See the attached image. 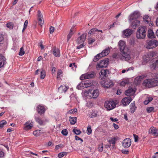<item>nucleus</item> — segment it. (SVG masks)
<instances>
[{
	"label": "nucleus",
	"mask_w": 158,
	"mask_h": 158,
	"mask_svg": "<svg viewBox=\"0 0 158 158\" xmlns=\"http://www.w3.org/2000/svg\"><path fill=\"white\" fill-rule=\"evenodd\" d=\"M147 28L146 27L141 26L139 27L136 33L137 38L140 39H144L146 35Z\"/></svg>",
	"instance_id": "f257e3e1"
},
{
	"label": "nucleus",
	"mask_w": 158,
	"mask_h": 158,
	"mask_svg": "<svg viewBox=\"0 0 158 158\" xmlns=\"http://www.w3.org/2000/svg\"><path fill=\"white\" fill-rule=\"evenodd\" d=\"M114 53L113 55L114 58L119 59L122 60H128L130 59V56L128 53Z\"/></svg>",
	"instance_id": "f03ea898"
},
{
	"label": "nucleus",
	"mask_w": 158,
	"mask_h": 158,
	"mask_svg": "<svg viewBox=\"0 0 158 158\" xmlns=\"http://www.w3.org/2000/svg\"><path fill=\"white\" fill-rule=\"evenodd\" d=\"M119 48L121 53H127L129 52V49L126 46L125 42L123 40H120L118 43Z\"/></svg>",
	"instance_id": "7ed1b4c3"
},
{
	"label": "nucleus",
	"mask_w": 158,
	"mask_h": 158,
	"mask_svg": "<svg viewBox=\"0 0 158 158\" xmlns=\"http://www.w3.org/2000/svg\"><path fill=\"white\" fill-rule=\"evenodd\" d=\"M158 45V41L156 40H152L148 41L147 43L146 48L148 49H152Z\"/></svg>",
	"instance_id": "20e7f679"
},
{
	"label": "nucleus",
	"mask_w": 158,
	"mask_h": 158,
	"mask_svg": "<svg viewBox=\"0 0 158 158\" xmlns=\"http://www.w3.org/2000/svg\"><path fill=\"white\" fill-rule=\"evenodd\" d=\"M104 106L108 110H110L116 106V104L113 101H106L104 103Z\"/></svg>",
	"instance_id": "39448f33"
},
{
	"label": "nucleus",
	"mask_w": 158,
	"mask_h": 158,
	"mask_svg": "<svg viewBox=\"0 0 158 158\" xmlns=\"http://www.w3.org/2000/svg\"><path fill=\"white\" fill-rule=\"evenodd\" d=\"M88 95L92 98H97L99 94V91L98 89H91L88 91Z\"/></svg>",
	"instance_id": "423d86ee"
},
{
	"label": "nucleus",
	"mask_w": 158,
	"mask_h": 158,
	"mask_svg": "<svg viewBox=\"0 0 158 158\" xmlns=\"http://www.w3.org/2000/svg\"><path fill=\"white\" fill-rule=\"evenodd\" d=\"M109 60L108 59L101 60L97 64V67L99 68H106L107 67Z\"/></svg>",
	"instance_id": "0eeeda50"
},
{
	"label": "nucleus",
	"mask_w": 158,
	"mask_h": 158,
	"mask_svg": "<svg viewBox=\"0 0 158 158\" xmlns=\"http://www.w3.org/2000/svg\"><path fill=\"white\" fill-rule=\"evenodd\" d=\"M154 53L153 52L148 53L143 56V60L144 61L147 62L154 57Z\"/></svg>",
	"instance_id": "6e6552de"
},
{
	"label": "nucleus",
	"mask_w": 158,
	"mask_h": 158,
	"mask_svg": "<svg viewBox=\"0 0 158 158\" xmlns=\"http://www.w3.org/2000/svg\"><path fill=\"white\" fill-rule=\"evenodd\" d=\"M87 34L84 33L79 37H78L76 40V42L77 44L83 43L86 40Z\"/></svg>",
	"instance_id": "1a4fd4ad"
},
{
	"label": "nucleus",
	"mask_w": 158,
	"mask_h": 158,
	"mask_svg": "<svg viewBox=\"0 0 158 158\" xmlns=\"http://www.w3.org/2000/svg\"><path fill=\"white\" fill-rule=\"evenodd\" d=\"M139 16V13L138 12L135 11L129 16V21H132L137 19Z\"/></svg>",
	"instance_id": "9d476101"
},
{
	"label": "nucleus",
	"mask_w": 158,
	"mask_h": 158,
	"mask_svg": "<svg viewBox=\"0 0 158 158\" xmlns=\"http://www.w3.org/2000/svg\"><path fill=\"white\" fill-rule=\"evenodd\" d=\"M131 143V140L130 138H126L123 142V146L125 148H127L130 146Z\"/></svg>",
	"instance_id": "9b49d317"
},
{
	"label": "nucleus",
	"mask_w": 158,
	"mask_h": 158,
	"mask_svg": "<svg viewBox=\"0 0 158 158\" xmlns=\"http://www.w3.org/2000/svg\"><path fill=\"white\" fill-rule=\"evenodd\" d=\"M101 84L103 86L106 88L112 87L113 85V82L110 80H106L104 82L102 81Z\"/></svg>",
	"instance_id": "f8f14e48"
},
{
	"label": "nucleus",
	"mask_w": 158,
	"mask_h": 158,
	"mask_svg": "<svg viewBox=\"0 0 158 158\" xmlns=\"http://www.w3.org/2000/svg\"><path fill=\"white\" fill-rule=\"evenodd\" d=\"M146 77V75H143L136 77L135 79L134 83L136 85H139Z\"/></svg>",
	"instance_id": "ddd939ff"
},
{
	"label": "nucleus",
	"mask_w": 158,
	"mask_h": 158,
	"mask_svg": "<svg viewBox=\"0 0 158 158\" xmlns=\"http://www.w3.org/2000/svg\"><path fill=\"white\" fill-rule=\"evenodd\" d=\"M94 73H86L85 74L82 75V76L80 78L81 80L85 79H87L94 77Z\"/></svg>",
	"instance_id": "4468645a"
},
{
	"label": "nucleus",
	"mask_w": 158,
	"mask_h": 158,
	"mask_svg": "<svg viewBox=\"0 0 158 158\" xmlns=\"http://www.w3.org/2000/svg\"><path fill=\"white\" fill-rule=\"evenodd\" d=\"M148 132L149 134H152L154 136H158V130L154 127H151L149 129Z\"/></svg>",
	"instance_id": "2eb2a0df"
},
{
	"label": "nucleus",
	"mask_w": 158,
	"mask_h": 158,
	"mask_svg": "<svg viewBox=\"0 0 158 158\" xmlns=\"http://www.w3.org/2000/svg\"><path fill=\"white\" fill-rule=\"evenodd\" d=\"M99 32L101 33L103 32L101 30H98L95 28H93L89 31L88 35H91L92 36L95 34L98 35V33Z\"/></svg>",
	"instance_id": "dca6fc26"
},
{
	"label": "nucleus",
	"mask_w": 158,
	"mask_h": 158,
	"mask_svg": "<svg viewBox=\"0 0 158 158\" xmlns=\"http://www.w3.org/2000/svg\"><path fill=\"white\" fill-rule=\"evenodd\" d=\"M150 67L152 69H158V57L154 59L153 63L151 65Z\"/></svg>",
	"instance_id": "f3484780"
},
{
	"label": "nucleus",
	"mask_w": 158,
	"mask_h": 158,
	"mask_svg": "<svg viewBox=\"0 0 158 158\" xmlns=\"http://www.w3.org/2000/svg\"><path fill=\"white\" fill-rule=\"evenodd\" d=\"M132 101L130 97H127L124 98L122 101V102L124 106L128 105Z\"/></svg>",
	"instance_id": "a211bd4d"
},
{
	"label": "nucleus",
	"mask_w": 158,
	"mask_h": 158,
	"mask_svg": "<svg viewBox=\"0 0 158 158\" xmlns=\"http://www.w3.org/2000/svg\"><path fill=\"white\" fill-rule=\"evenodd\" d=\"M143 84L146 87H152L151 79H146L144 80Z\"/></svg>",
	"instance_id": "6ab92c4d"
},
{
	"label": "nucleus",
	"mask_w": 158,
	"mask_h": 158,
	"mask_svg": "<svg viewBox=\"0 0 158 158\" xmlns=\"http://www.w3.org/2000/svg\"><path fill=\"white\" fill-rule=\"evenodd\" d=\"M37 111L39 114H41L45 112V110L43 106L39 105L37 107Z\"/></svg>",
	"instance_id": "aec40b11"
},
{
	"label": "nucleus",
	"mask_w": 158,
	"mask_h": 158,
	"mask_svg": "<svg viewBox=\"0 0 158 158\" xmlns=\"http://www.w3.org/2000/svg\"><path fill=\"white\" fill-rule=\"evenodd\" d=\"M133 30L130 29H127L123 31V34L125 37L130 36L133 33Z\"/></svg>",
	"instance_id": "412c9836"
},
{
	"label": "nucleus",
	"mask_w": 158,
	"mask_h": 158,
	"mask_svg": "<svg viewBox=\"0 0 158 158\" xmlns=\"http://www.w3.org/2000/svg\"><path fill=\"white\" fill-rule=\"evenodd\" d=\"M131 23V26L133 28H135L140 23V22L139 20L135 19L132 21H130Z\"/></svg>",
	"instance_id": "4be33fe9"
},
{
	"label": "nucleus",
	"mask_w": 158,
	"mask_h": 158,
	"mask_svg": "<svg viewBox=\"0 0 158 158\" xmlns=\"http://www.w3.org/2000/svg\"><path fill=\"white\" fill-rule=\"evenodd\" d=\"M53 53L56 57H59L60 56V50L56 47H54L53 48Z\"/></svg>",
	"instance_id": "5701e85b"
},
{
	"label": "nucleus",
	"mask_w": 158,
	"mask_h": 158,
	"mask_svg": "<svg viewBox=\"0 0 158 158\" xmlns=\"http://www.w3.org/2000/svg\"><path fill=\"white\" fill-rule=\"evenodd\" d=\"M143 19L145 23L149 24L150 26L152 25V23L151 22V19L148 15H144L143 17Z\"/></svg>",
	"instance_id": "b1692460"
},
{
	"label": "nucleus",
	"mask_w": 158,
	"mask_h": 158,
	"mask_svg": "<svg viewBox=\"0 0 158 158\" xmlns=\"http://www.w3.org/2000/svg\"><path fill=\"white\" fill-rule=\"evenodd\" d=\"M6 59L2 55L0 54V68L6 64Z\"/></svg>",
	"instance_id": "393cba45"
},
{
	"label": "nucleus",
	"mask_w": 158,
	"mask_h": 158,
	"mask_svg": "<svg viewBox=\"0 0 158 158\" xmlns=\"http://www.w3.org/2000/svg\"><path fill=\"white\" fill-rule=\"evenodd\" d=\"M68 89V87H67L66 85H61L58 88V90L60 93H65Z\"/></svg>",
	"instance_id": "a878e982"
},
{
	"label": "nucleus",
	"mask_w": 158,
	"mask_h": 158,
	"mask_svg": "<svg viewBox=\"0 0 158 158\" xmlns=\"http://www.w3.org/2000/svg\"><path fill=\"white\" fill-rule=\"evenodd\" d=\"M108 73V71L106 69H102L99 73V75L101 78H104V77H106L107 73Z\"/></svg>",
	"instance_id": "bb28decb"
},
{
	"label": "nucleus",
	"mask_w": 158,
	"mask_h": 158,
	"mask_svg": "<svg viewBox=\"0 0 158 158\" xmlns=\"http://www.w3.org/2000/svg\"><path fill=\"white\" fill-rule=\"evenodd\" d=\"M110 52V48H107L106 49L104 50L102 52L99 53L101 55V57L107 55Z\"/></svg>",
	"instance_id": "cd10ccee"
},
{
	"label": "nucleus",
	"mask_w": 158,
	"mask_h": 158,
	"mask_svg": "<svg viewBox=\"0 0 158 158\" xmlns=\"http://www.w3.org/2000/svg\"><path fill=\"white\" fill-rule=\"evenodd\" d=\"M152 87H154L158 85V80L153 78L151 79Z\"/></svg>",
	"instance_id": "c85d7f7f"
},
{
	"label": "nucleus",
	"mask_w": 158,
	"mask_h": 158,
	"mask_svg": "<svg viewBox=\"0 0 158 158\" xmlns=\"http://www.w3.org/2000/svg\"><path fill=\"white\" fill-rule=\"evenodd\" d=\"M135 92L134 89L132 88L129 89L125 92V94L127 96H130L133 94Z\"/></svg>",
	"instance_id": "c756f323"
},
{
	"label": "nucleus",
	"mask_w": 158,
	"mask_h": 158,
	"mask_svg": "<svg viewBox=\"0 0 158 158\" xmlns=\"http://www.w3.org/2000/svg\"><path fill=\"white\" fill-rule=\"evenodd\" d=\"M148 38H153L154 37V34L153 30L151 29H149L148 31Z\"/></svg>",
	"instance_id": "7c9ffc66"
},
{
	"label": "nucleus",
	"mask_w": 158,
	"mask_h": 158,
	"mask_svg": "<svg viewBox=\"0 0 158 158\" xmlns=\"http://www.w3.org/2000/svg\"><path fill=\"white\" fill-rule=\"evenodd\" d=\"M32 127V125L31 124H29V123L27 122L25 124L24 129L26 130H28L31 129Z\"/></svg>",
	"instance_id": "2f4dec72"
},
{
	"label": "nucleus",
	"mask_w": 158,
	"mask_h": 158,
	"mask_svg": "<svg viewBox=\"0 0 158 158\" xmlns=\"http://www.w3.org/2000/svg\"><path fill=\"white\" fill-rule=\"evenodd\" d=\"M136 107L134 103H132L130 105V109L131 113H133L135 111Z\"/></svg>",
	"instance_id": "473e14b6"
},
{
	"label": "nucleus",
	"mask_w": 158,
	"mask_h": 158,
	"mask_svg": "<svg viewBox=\"0 0 158 158\" xmlns=\"http://www.w3.org/2000/svg\"><path fill=\"white\" fill-rule=\"evenodd\" d=\"M74 31L73 30V28H71L69 33L68 34L67 37V42H68L70 39L71 38L72 35L74 33Z\"/></svg>",
	"instance_id": "72a5a7b5"
},
{
	"label": "nucleus",
	"mask_w": 158,
	"mask_h": 158,
	"mask_svg": "<svg viewBox=\"0 0 158 158\" xmlns=\"http://www.w3.org/2000/svg\"><path fill=\"white\" fill-rule=\"evenodd\" d=\"M129 81L128 79H125L121 81L120 85L121 86H124L126 85L129 84Z\"/></svg>",
	"instance_id": "f704fd0d"
},
{
	"label": "nucleus",
	"mask_w": 158,
	"mask_h": 158,
	"mask_svg": "<svg viewBox=\"0 0 158 158\" xmlns=\"http://www.w3.org/2000/svg\"><path fill=\"white\" fill-rule=\"evenodd\" d=\"M69 121L72 124H74L76 122L77 118L76 117H70Z\"/></svg>",
	"instance_id": "c9c22d12"
},
{
	"label": "nucleus",
	"mask_w": 158,
	"mask_h": 158,
	"mask_svg": "<svg viewBox=\"0 0 158 158\" xmlns=\"http://www.w3.org/2000/svg\"><path fill=\"white\" fill-rule=\"evenodd\" d=\"M92 37L91 35H88V43L89 44H91L95 40L94 38H92Z\"/></svg>",
	"instance_id": "e433bc0d"
},
{
	"label": "nucleus",
	"mask_w": 158,
	"mask_h": 158,
	"mask_svg": "<svg viewBox=\"0 0 158 158\" xmlns=\"http://www.w3.org/2000/svg\"><path fill=\"white\" fill-rule=\"evenodd\" d=\"M35 119L36 122L38 123L40 125H42L43 123V121L42 120L41 118L40 117H35Z\"/></svg>",
	"instance_id": "4c0bfd02"
},
{
	"label": "nucleus",
	"mask_w": 158,
	"mask_h": 158,
	"mask_svg": "<svg viewBox=\"0 0 158 158\" xmlns=\"http://www.w3.org/2000/svg\"><path fill=\"white\" fill-rule=\"evenodd\" d=\"M98 115V112L97 111H92L91 113L89 114V116L90 118L95 117Z\"/></svg>",
	"instance_id": "58836bf2"
},
{
	"label": "nucleus",
	"mask_w": 158,
	"mask_h": 158,
	"mask_svg": "<svg viewBox=\"0 0 158 158\" xmlns=\"http://www.w3.org/2000/svg\"><path fill=\"white\" fill-rule=\"evenodd\" d=\"M152 99H153V98L151 97H148L144 101V104L145 105L148 104L149 102H150L151 101H152Z\"/></svg>",
	"instance_id": "ea45409f"
},
{
	"label": "nucleus",
	"mask_w": 158,
	"mask_h": 158,
	"mask_svg": "<svg viewBox=\"0 0 158 158\" xmlns=\"http://www.w3.org/2000/svg\"><path fill=\"white\" fill-rule=\"evenodd\" d=\"M101 56L100 54L99 53L97 54L94 58L93 60V61L94 62L97 61L101 57Z\"/></svg>",
	"instance_id": "a19ab883"
},
{
	"label": "nucleus",
	"mask_w": 158,
	"mask_h": 158,
	"mask_svg": "<svg viewBox=\"0 0 158 158\" xmlns=\"http://www.w3.org/2000/svg\"><path fill=\"white\" fill-rule=\"evenodd\" d=\"M6 27L10 29H12L14 27V24L10 22L6 24Z\"/></svg>",
	"instance_id": "79ce46f5"
},
{
	"label": "nucleus",
	"mask_w": 158,
	"mask_h": 158,
	"mask_svg": "<svg viewBox=\"0 0 158 158\" xmlns=\"http://www.w3.org/2000/svg\"><path fill=\"white\" fill-rule=\"evenodd\" d=\"M45 76V72L44 70H43L41 72L40 74V78L41 79H44Z\"/></svg>",
	"instance_id": "37998d69"
},
{
	"label": "nucleus",
	"mask_w": 158,
	"mask_h": 158,
	"mask_svg": "<svg viewBox=\"0 0 158 158\" xmlns=\"http://www.w3.org/2000/svg\"><path fill=\"white\" fill-rule=\"evenodd\" d=\"M38 23L41 27H42L44 23L43 18H40L38 19Z\"/></svg>",
	"instance_id": "c03bdc74"
},
{
	"label": "nucleus",
	"mask_w": 158,
	"mask_h": 158,
	"mask_svg": "<svg viewBox=\"0 0 158 158\" xmlns=\"http://www.w3.org/2000/svg\"><path fill=\"white\" fill-rule=\"evenodd\" d=\"M7 123L4 120H2L0 122V128L2 127L4 125H6Z\"/></svg>",
	"instance_id": "a18cd8bd"
},
{
	"label": "nucleus",
	"mask_w": 158,
	"mask_h": 158,
	"mask_svg": "<svg viewBox=\"0 0 158 158\" xmlns=\"http://www.w3.org/2000/svg\"><path fill=\"white\" fill-rule=\"evenodd\" d=\"M73 132H74L75 134L77 135L80 134L81 132L80 130L77 129L75 128L73 129Z\"/></svg>",
	"instance_id": "49530a36"
},
{
	"label": "nucleus",
	"mask_w": 158,
	"mask_h": 158,
	"mask_svg": "<svg viewBox=\"0 0 158 158\" xmlns=\"http://www.w3.org/2000/svg\"><path fill=\"white\" fill-rule=\"evenodd\" d=\"M25 53V52L23 49V47H21L20 50V52L19 53V55L20 56H23Z\"/></svg>",
	"instance_id": "de8ad7c7"
},
{
	"label": "nucleus",
	"mask_w": 158,
	"mask_h": 158,
	"mask_svg": "<svg viewBox=\"0 0 158 158\" xmlns=\"http://www.w3.org/2000/svg\"><path fill=\"white\" fill-rule=\"evenodd\" d=\"M64 146L62 144H60L57 145L56 146L55 149L57 150H58L60 148H63Z\"/></svg>",
	"instance_id": "09e8293b"
},
{
	"label": "nucleus",
	"mask_w": 158,
	"mask_h": 158,
	"mask_svg": "<svg viewBox=\"0 0 158 158\" xmlns=\"http://www.w3.org/2000/svg\"><path fill=\"white\" fill-rule=\"evenodd\" d=\"M108 141L110 145L111 144H114L115 143V138H113L111 140H109Z\"/></svg>",
	"instance_id": "8fccbe9b"
},
{
	"label": "nucleus",
	"mask_w": 158,
	"mask_h": 158,
	"mask_svg": "<svg viewBox=\"0 0 158 158\" xmlns=\"http://www.w3.org/2000/svg\"><path fill=\"white\" fill-rule=\"evenodd\" d=\"M154 110V108L153 107H150L147 108V111L148 113H150L153 111Z\"/></svg>",
	"instance_id": "3c124183"
},
{
	"label": "nucleus",
	"mask_w": 158,
	"mask_h": 158,
	"mask_svg": "<svg viewBox=\"0 0 158 158\" xmlns=\"http://www.w3.org/2000/svg\"><path fill=\"white\" fill-rule=\"evenodd\" d=\"M98 150L99 152H102L103 150V144L99 145L98 148Z\"/></svg>",
	"instance_id": "603ef678"
},
{
	"label": "nucleus",
	"mask_w": 158,
	"mask_h": 158,
	"mask_svg": "<svg viewBox=\"0 0 158 158\" xmlns=\"http://www.w3.org/2000/svg\"><path fill=\"white\" fill-rule=\"evenodd\" d=\"M61 133L64 135H67L68 133L67 130L66 129L62 130L61 131Z\"/></svg>",
	"instance_id": "864d4df0"
},
{
	"label": "nucleus",
	"mask_w": 158,
	"mask_h": 158,
	"mask_svg": "<svg viewBox=\"0 0 158 158\" xmlns=\"http://www.w3.org/2000/svg\"><path fill=\"white\" fill-rule=\"evenodd\" d=\"M84 85H85V87H89L92 85H93L92 83L89 82H86L84 83Z\"/></svg>",
	"instance_id": "5fc2aeb1"
},
{
	"label": "nucleus",
	"mask_w": 158,
	"mask_h": 158,
	"mask_svg": "<svg viewBox=\"0 0 158 158\" xmlns=\"http://www.w3.org/2000/svg\"><path fill=\"white\" fill-rule=\"evenodd\" d=\"M92 130L90 126H89L87 128V132L88 135H90L92 133Z\"/></svg>",
	"instance_id": "6e6d98bb"
},
{
	"label": "nucleus",
	"mask_w": 158,
	"mask_h": 158,
	"mask_svg": "<svg viewBox=\"0 0 158 158\" xmlns=\"http://www.w3.org/2000/svg\"><path fill=\"white\" fill-rule=\"evenodd\" d=\"M40 130H38L34 131L33 132V134L34 135L36 136H38L39 135V133H40Z\"/></svg>",
	"instance_id": "4d7b16f0"
},
{
	"label": "nucleus",
	"mask_w": 158,
	"mask_h": 158,
	"mask_svg": "<svg viewBox=\"0 0 158 158\" xmlns=\"http://www.w3.org/2000/svg\"><path fill=\"white\" fill-rule=\"evenodd\" d=\"M62 73V71L60 70H58V72L57 73V79H58L59 78H60V76L61 75Z\"/></svg>",
	"instance_id": "13d9d810"
},
{
	"label": "nucleus",
	"mask_w": 158,
	"mask_h": 158,
	"mask_svg": "<svg viewBox=\"0 0 158 158\" xmlns=\"http://www.w3.org/2000/svg\"><path fill=\"white\" fill-rule=\"evenodd\" d=\"M152 77H154L153 78H155V79L158 80V73L152 74Z\"/></svg>",
	"instance_id": "bf43d9fd"
},
{
	"label": "nucleus",
	"mask_w": 158,
	"mask_h": 158,
	"mask_svg": "<svg viewBox=\"0 0 158 158\" xmlns=\"http://www.w3.org/2000/svg\"><path fill=\"white\" fill-rule=\"evenodd\" d=\"M38 19L40 18H43V15L41 13V12L40 10H38Z\"/></svg>",
	"instance_id": "052dcab7"
},
{
	"label": "nucleus",
	"mask_w": 158,
	"mask_h": 158,
	"mask_svg": "<svg viewBox=\"0 0 158 158\" xmlns=\"http://www.w3.org/2000/svg\"><path fill=\"white\" fill-rule=\"evenodd\" d=\"M77 111V109L76 108H75L73 109H72V110H70L69 111V112L70 113H73L76 112Z\"/></svg>",
	"instance_id": "680f3d73"
},
{
	"label": "nucleus",
	"mask_w": 158,
	"mask_h": 158,
	"mask_svg": "<svg viewBox=\"0 0 158 158\" xmlns=\"http://www.w3.org/2000/svg\"><path fill=\"white\" fill-rule=\"evenodd\" d=\"M64 153L60 152L58 154V157L59 158H62L64 156Z\"/></svg>",
	"instance_id": "e2e57ef3"
},
{
	"label": "nucleus",
	"mask_w": 158,
	"mask_h": 158,
	"mask_svg": "<svg viewBox=\"0 0 158 158\" xmlns=\"http://www.w3.org/2000/svg\"><path fill=\"white\" fill-rule=\"evenodd\" d=\"M75 139L77 140H80L81 141V142H83V140H82V139L79 137L78 136H77L76 135L75 136Z\"/></svg>",
	"instance_id": "0e129e2a"
},
{
	"label": "nucleus",
	"mask_w": 158,
	"mask_h": 158,
	"mask_svg": "<svg viewBox=\"0 0 158 158\" xmlns=\"http://www.w3.org/2000/svg\"><path fill=\"white\" fill-rule=\"evenodd\" d=\"M54 31V28L52 26H51L50 28V33H53Z\"/></svg>",
	"instance_id": "69168bd1"
},
{
	"label": "nucleus",
	"mask_w": 158,
	"mask_h": 158,
	"mask_svg": "<svg viewBox=\"0 0 158 158\" xmlns=\"http://www.w3.org/2000/svg\"><path fill=\"white\" fill-rule=\"evenodd\" d=\"M122 152L124 154H128L129 153V151L127 150H123Z\"/></svg>",
	"instance_id": "338daca9"
},
{
	"label": "nucleus",
	"mask_w": 158,
	"mask_h": 158,
	"mask_svg": "<svg viewBox=\"0 0 158 158\" xmlns=\"http://www.w3.org/2000/svg\"><path fill=\"white\" fill-rule=\"evenodd\" d=\"M4 156V153L2 151H0V158H3Z\"/></svg>",
	"instance_id": "774afa93"
}]
</instances>
